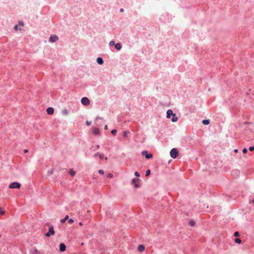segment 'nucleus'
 <instances>
[{"label":"nucleus","instance_id":"1","mask_svg":"<svg viewBox=\"0 0 254 254\" xmlns=\"http://www.w3.org/2000/svg\"><path fill=\"white\" fill-rule=\"evenodd\" d=\"M55 231L53 226H50L48 232L45 234V236L49 237L55 235Z\"/></svg>","mask_w":254,"mask_h":254},{"label":"nucleus","instance_id":"2","mask_svg":"<svg viewBox=\"0 0 254 254\" xmlns=\"http://www.w3.org/2000/svg\"><path fill=\"white\" fill-rule=\"evenodd\" d=\"M170 153L173 158H176L179 155V151L176 148L172 149Z\"/></svg>","mask_w":254,"mask_h":254},{"label":"nucleus","instance_id":"3","mask_svg":"<svg viewBox=\"0 0 254 254\" xmlns=\"http://www.w3.org/2000/svg\"><path fill=\"white\" fill-rule=\"evenodd\" d=\"M81 102L82 104L87 106L90 105V101L88 98L83 97L81 100Z\"/></svg>","mask_w":254,"mask_h":254},{"label":"nucleus","instance_id":"4","mask_svg":"<svg viewBox=\"0 0 254 254\" xmlns=\"http://www.w3.org/2000/svg\"><path fill=\"white\" fill-rule=\"evenodd\" d=\"M21 185L20 183L17 182H13L10 184L9 186V188L10 189H19L20 188Z\"/></svg>","mask_w":254,"mask_h":254},{"label":"nucleus","instance_id":"5","mask_svg":"<svg viewBox=\"0 0 254 254\" xmlns=\"http://www.w3.org/2000/svg\"><path fill=\"white\" fill-rule=\"evenodd\" d=\"M142 155L145 156L146 159H151L152 158V154L151 153L147 154V152L146 151H143L142 152Z\"/></svg>","mask_w":254,"mask_h":254},{"label":"nucleus","instance_id":"6","mask_svg":"<svg viewBox=\"0 0 254 254\" xmlns=\"http://www.w3.org/2000/svg\"><path fill=\"white\" fill-rule=\"evenodd\" d=\"M58 39H59V38L57 36L53 35L50 37L49 40L51 42H55L57 41L58 40Z\"/></svg>","mask_w":254,"mask_h":254},{"label":"nucleus","instance_id":"7","mask_svg":"<svg viewBox=\"0 0 254 254\" xmlns=\"http://www.w3.org/2000/svg\"><path fill=\"white\" fill-rule=\"evenodd\" d=\"M46 111H47L48 114H49L50 115H53L54 114V109L53 108L49 107V108L47 109Z\"/></svg>","mask_w":254,"mask_h":254},{"label":"nucleus","instance_id":"8","mask_svg":"<svg viewBox=\"0 0 254 254\" xmlns=\"http://www.w3.org/2000/svg\"><path fill=\"white\" fill-rule=\"evenodd\" d=\"M65 249H66V246L64 244H63V243L60 244V250L61 252H64L65 251Z\"/></svg>","mask_w":254,"mask_h":254},{"label":"nucleus","instance_id":"9","mask_svg":"<svg viewBox=\"0 0 254 254\" xmlns=\"http://www.w3.org/2000/svg\"><path fill=\"white\" fill-rule=\"evenodd\" d=\"M138 180L136 179H133L132 180V183L134 185V186L136 188L138 187Z\"/></svg>","mask_w":254,"mask_h":254},{"label":"nucleus","instance_id":"10","mask_svg":"<svg viewBox=\"0 0 254 254\" xmlns=\"http://www.w3.org/2000/svg\"><path fill=\"white\" fill-rule=\"evenodd\" d=\"M174 114L173 113V111L172 110H168L167 112V118H170L171 117V116H173Z\"/></svg>","mask_w":254,"mask_h":254},{"label":"nucleus","instance_id":"11","mask_svg":"<svg viewBox=\"0 0 254 254\" xmlns=\"http://www.w3.org/2000/svg\"><path fill=\"white\" fill-rule=\"evenodd\" d=\"M97 156H98L99 158H100V159H102L103 158H104V154H101V153H96L94 154V157H97Z\"/></svg>","mask_w":254,"mask_h":254},{"label":"nucleus","instance_id":"12","mask_svg":"<svg viewBox=\"0 0 254 254\" xmlns=\"http://www.w3.org/2000/svg\"><path fill=\"white\" fill-rule=\"evenodd\" d=\"M144 250H145V247L143 245H140L138 247V251L139 252H142L144 251Z\"/></svg>","mask_w":254,"mask_h":254},{"label":"nucleus","instance_id":"13","mask_svg":"<svg viewBox=\"0 0 254 254\" xmlns=\"http://www.w3.org/2000/svg\"><path fill=\"white\" fill-rule=\"evenodd\" d=\"M115 48L117 50H120L122 48V45L120 43H118L117 44H115Z\"/></svg>","mask_w":254,"mask_h":254},{"label":"nucleus","instance_id":"14","mask_svg":"<svg viewBox=\"0 0 254 254\" xmlns=\"http://www.w3.org/2000/svg\"><path fill=\"white\" fill-rule=\"evenodd\" d=\"M97 62L99 64H102L103 63V60L101 58H98L97 59Z\"/></svg>","mask_w":254,"mask_h":254},{"label":"nucleus","instance_id":"15","mask_svg":"<svg viewBox=\"0 0 254 254\" xmlns=\"http://www.w3.org/2000/svg\"><path fill=\"white\" fill-rule=\"evenodd\" d=\"M100 132V131H99V129L98 128H95L94 129H93V133L95 134V135H97V134H98Z\"/></svg>","mask_w":254,"mask_h":254},{"label":"nucleus","instance_id":"16","mask_svg":"<svg viewBox=\"0 0 254 254\" xmlns=\"http://www.w3.org/2000/svg\"><path fill=\"white\" fill-rule=\"evenodd\" d=\"M68 219V215H66L64 217V219H62L60 220V222L62 223H64L65 221L66 220H67Z\"/></svg>","mask_w":254,"mask_h":254},{"label":"nucleus","instance_id":"17","mask_svg":"<svg viewBox=\"0 0 254 254\" xmlns=\"http://www.w3.org/2000/svg\"><path fill=\"white\" fill-rule=\"evenodd\" d=\"M171 121L173 122H177L178 121V118L177 117H176L175 114L173 115V118H172Z\"/></svg>","mask_w":254,"mask_h":254},{"label":"nucleus","instance_id":"18","mask_svg":"<svg viewBox=\"0 0 254 254\" xmlns=\"http://www.w3.org/2000/svg\"><path fill=\"white\" fill-rule=\"evenodd\" d=\"M202 123L203 125H207L210 123V121L209 120H204L202 121Z\"/></svg>","mask_w":254,"mask_h":254},{"label":"nucleus","instance_id":"19","mask_svg":"<svg viewBox=\"0 0 254 254\" xmlns=\"http://www.w3.org/2000/svg\"><path fill=\"white\" fill-rule=\"evenodd\" d=\"M69 173L70 174V175L71 176H73L75 175V172L73 171L72 170H70L69 172Z\"/></svg>","mask_w":254,"mask_h":254},{"label":"nucleus","instance_id":"20","mask_svg":"<svg viewBox=\"0 0 254 254\" xmlns=\"http://www.w3.org/2000/svg\"><path fill=\"white\" fill-rule=\"evenodd\" d=\"M33 254H40V252L37 250L34 249L33 251Z\"/></svg>","mask_w":254,"mask_h":254},{"label":"nucleus","instance_id":"21","mask_svg":"<svg viewBox=\"0 0 254 254\" xmlns=\"http://www.w3.org/2000/svg\"><path fill=\"white\" fill-rule=\"evenodd\" d=\"M235 242L236 243L240 244L241 243V240L240 239L237 238L235 239Z\"/></svg>","mask_w":254,"mask_h":254},{"label":"nucleus","instance_id":"22","mask_svg":"<svg viewBox=\"0 0 254 254\" xmlns=\"http://www.w3.org/2000/svg\"><path fill=\"white\" fill-rule=\"evenodd\" d=\"M189 224L191 226H194V225H195V222L194 221H191L190 222Z\"/></svg>","mask_w":254,"mask_h":254},{"label":"nucleus","instance_id":"23","mask_svg":"<svg viewBox=\"0 0 254 254\" xmlns=\"http://www.w3.org/2000/svg\"><path fill=\"white\" fill-rule=\"evenodd\" d=\"M150 170H147L146 171V174H145V176H148L150 175Z\"/></svg>","mask_w":254,"mask_h":254},{"label":"nucleus","instance_id":"24","mask_svg":"<svg viewBox=\"0 0 254 254\" xmlns=\"http://www.w3.org/2000/svg\"><path fill=\"white\" fill-rule=\"evenodd\" d=\"M117 130H116V129H113V130H112L111 131V133H112L113 134H114V135H116V133H117Z\"/></svg>","mask_w":254,"mask_h":254},{"label":"nucleus","instance_id":"25","mask_svg":"<svg viewBox=\"0 0 254 254\" xmlns=\"http://www.w3.org/2000/svg\"><path fill=\"white\" fill-rule=\"evenodd\" d=\"M4 214V211L2 210L1 208L0 207V214L3 215Z\"/></svg>","mask_w":254,"mask_h":254},{"label":"nucleus","instance_id":"26","mask_svg":"<svg viewBox=\"0 0 254 254\" xmlns=\"http://www.w3.org/2000/svg\"><path fill=\"white\" fill-rule=\"evenodd\" d=\"M234 236L235 237H238L240 236L239 233L238 232H235L234 233Z\"/></svg>","mask_w":254,"mask_h":254},{"label":"nucleus","instance_id":"27","mask_svg":"<svg viewBox=\"0 0 254 254\" xmlns=\"http://www.w3.org/2000/svg\"><path fill=\"white\" fill-rule=\"evenodd\" d=\"M114 44H115V42H114V41H110V43H109V45H110V46H113Z\"/></svg>","mask_w":254,"mask_h":254},{"label":"nucleus","instance_id":"28","mask_svg":"<svg viewBox=\"0 0 254 254\" xmlns=\"http://www.w3.org/2000/svg\"><path fill=\"white\" fill-rule=\"evenodd\" d=\"M63 113H64V115H67V114H68V111H67V110L65 109V110H63Z\"/></svg>","mask_w":254,"mask_h":254},{"label":"nucleus","instance_id":"29","mask_svg":"<svg viewBox=\"0 0 254 254\" xmlns=\"http://www.w3.org/2000/svg\"><path fill=\"white\" fill-rule=\"evenodd\" d=\"M91 122H90V121H87L86 122V125L87 126H90V125H91Z\"/></svg>","mask_w":254,"mask_h":254},{"label":"nucleus","instance_id":"30","mask_svg":"<svg viewBox=\"0 0 254 254\" xmlns=\"http://www.w3.org/2000/svg\"><path fill=\"white\" fill-rule=\"evenodd\" d=\"M249 150L251 151H254V146H251L249 147Z\"/></svg>","mask_w":254,"mask_h":254},{"label":"nucleus","instance_id":"31","mask_svg":"<svg viewBox=\"0 0 254 254\" xmlns=\"http://www.w3.org/2000/svg\"><path fill=\"white\" fill-rule=\"evenodd\" d=\"M73 222H74V221H73V219H69V220H68V222L69 223H70V224H71V223H73Z\"/></svg>","mask_w":254,"mask_h":254},{"label":"nucleus","instance_id":"32","mask_svg":"<svg viewBox=\"0 0 254 254\" xmlns=\"http://www.w3.org/2000/svg\"><path fill=\"white\" fill-rule=\"evenodd\" d=\"M248 152V150L247 148H244L243 150V153L245 154L246 153H247Z\"/></svg>","mask_w":254,"mask_h":254},{"label":"nucleus","instance_id":"33","mask_svg":"<svg viewBox=\"0 0 254 254\" xmlns=\"http://www.w3.org/2000/svg\"><path fill=\"white\" fill-rule=\"evenodd\" d=\"M134 175L136 176V177H139L140 176L139 173L137 172H135L134 173Z\"/></svg>","mask_w":254,"mask_h":254},{"label":"nucleus","instance_id":"34","mask_svg":"<svg viewBox=\"0 0 254 254\" xmlns=\"http://www.w3.org/2000/svg\"><path fill=\"white\" fill-rule=\"evenodd\" d=\"M107 177H109V178H113V174H112L110 173V174H109L107 175Z\"/></svg>","mask_w":254,"mask_h":254},{"label":"nucleus","instance_id":"35","mask_svg":"<svg viewBox=\"0 0 254 254\" xmlns=\"http://www.w3.org/2000/svg\"><path fill=\"white\" fill-rule=\"evenodd\" d=\"M99 173L101 174V175H103L104 174V171L103 170H99Z\"/></svg>","mask_w":254,"mask_h":254},{"label":"nucleus","instance_id":"36","mask_svg":"<svg viewBox=\"0 0 254 254\" xmlns=\"http://www.w3.org/2000/svg\"><path fill=\"white\" fill-rule=\"evenodd\" d=\"M14 29H15V30H16V31H17V30H18V25H15V26H14Z\"/></svg>","mask_w":254,"mask_h":254},{"label":"nucleus","instance_id":"37","mask_svg":"<svg viewBox=\"0 0 254 254\" xmlns=\"http://www.w3.org/2000/svg\"><path fill=\"white\" fill-rule=\"evenodd\" d=\"M104 128L105 129H108V126L107 125H105V127H104Z\"/></svg>","mask_w":254,"mask_h":254},{"label":"nucleus","instance_id":"38","mask_svg":"<svg viewBox=\"0 0 254 254\" xmlns=\"http://www.w3.org/2000/svg\"><path fill=\"white\" fill-rule=\"evenodd\" d=\"M19 24L21 25L22 27L24 26V24L22 22H19Z\"/></svg>","mask_w":254,"mask_h":254},{"label":"nucleus","instance_id":"39","mask_svg":"<svg viewBox=\"0 0 254 254\" xmlns=\"http://www.w3.org/2000/svg\"><path fill=\"white\" fill-rule=\"evenodd\" d=\"M28 152V151L27 149H25L24 151V152L25 153H27Z\"/></svg>","mask_w":254,"mask_h":254},{"label":"nucleus","instance_id":"40","mask_svg":"<svg viewBox=\"0 0 254 254\" xmlns=\"http://www.w3.org/2000/svg\"><path fill=\"white\" fill-rule=\"evenodd\" d=\"M250 203H254V199L253 200H250Z\"/></svg>","mask_w":254,"mask_h":254},{"label":"nucleus","instance_id":"41","mask_svg":"<svg viewBox=\"0 0 254 254\" xmlns=\"http://www.w3.org/2000/svg\"><path fill=\"white\" fill-rule=\"evenodd\" d=\"M235 152L237 153L238 152V150L236 149L234 150Z\"/></svg>","mask_w":254,"mask_h":254},{"label":"nucleus","instance_id":"42","mask_svg":"<svg viewBox=\"0 0 254 254\" xmlns=\"http://www.w3.org/2000/svg\"><path fill=\"white\" fill-rule=\"evenodd\" d=\"M82 225H83V224H82V222H79V226H82Z\"/></svg>","mask_w":254,"mask_h":254},{"label":"nucleus","instance_id":"43","mask_svg":"<svg viewBox=\"0 0 254 254\" xmlns=\"http://www.w3.org/2000/svg\"><path fill=\"white\" fill-rule=\"evenodd\" d=\"M120 11H121V12H123V11H124V9H123V8H121V9H120Z\"/></svg>","mask_w":254,"mask_h":254},{"label":"nucleus","instance_id":"44","mask_svg":"<svg viewBox=\"0 0 254 254\" xmlns=\"http://www.w3.org/2000/svg\"><path fill=\"white\" fill-rule=\"evenodd\" d=\"M127 132L126 131H125V132H124V135L126 136V135H127Z\"/></svg>","mask_w":254,"mask_h":254},{"label":"nucleus","instance_id":"45","mask_svg":"<svg viewBox=\"0 0 254 254\" xmlns=\"http://www.w3.org/2000/svg\"><path fill=\"white\" fill-rule=\"evenodd\" d=\"M96 148H97V149H98V148H99V145H97V146H96Z\"/></svg>","mask_w":254,"mask_h":254},{"label":"nucleus","instance_id":"46","mask_svg":"<svg viewBox=\"0 0 254 254\" xmlns=\"http://www.w3.org/2000/svg\"><path fill=\"white\" fill-rule=\"evenodd\" d=\"M100 119L99 117H97L96 120H97L98 119Z\"/></svg>","mask_w":254,"mask_h":254},{"label":"nucleus","instance_id":"47","mask_svg":"<svg viewBox=\"0 0 254 254\" xmlns=\"http://www.w3.org/2000/svg\"><path fill=\"white\" fill-rule=\"evenodd\" d=\"M105 159L106 160H107V159H108L107 157H105Z\"/></svg>","mask_w":254,"mask_h":254}]
</instances>
